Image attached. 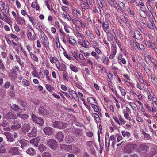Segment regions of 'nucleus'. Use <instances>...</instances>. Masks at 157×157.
I'll return each mask as SVG.
<instances>
[{"mask_svg":"<svg viewBox=\"0 0 157 157\" xmlns=\"http://www.w3.org/2000/svg\"><path fill=\"white\" fill-rule=\"evenodd\" d=\"M111 141V144L113 148L114 147V145L116 142V139L114 135H112L109 137V135L106 134L105 136V145L106 151L109 150L110 146V141Z\"/></svg>","mask_w":157,"mask_h":157,"instance_id":"f257e3e1","label":"nucleus"},{"mask_svg":"<svg viewBox=\"0 0 157 157\" xmlns=\"http://www.w3.org/2000/svg\"><path fill=\"white\" fill-rule=\"evenodd\" d=\"M42 41V43L44 48L46 49L49 47V41L48 38L45 34L44 32L40 33Z\"/></svg>","mask_w":157,"mask_h":157,"instance_id":"f03ea898","label":"nucleus"},{"mask_svg":"<svg viewBox=\"0 0 157 157\" xmlns=\"http://www.w3.org/2000/svg\"><path fill=\"white\" fill-rule=\"evenodd\" d=\"M137 145L136 144H127L124 149V152L130 154L134 150Z\"/></svg>","mask_w":157,"mask_h":157,"instance_id":"7ed1b4c3","label":"nucleus"},{"mask_svg":"<svg viewBox=\"0 0 157 157\" xmlns=\"http://www.w3.org/2000/svg\"><path fill=\"white\" fill-rule=\"evenodd\" d=\"M67 124L61 122L59 121H55L53 124V127L59 129H63L65 128Z\"/></svg>","mask_w":157,"mask_h":157,"instance_id":"20e7f679","label":"nucleus"},{"mask_svg":"<svg viewBox=\"0 0 157 157\" xmlns=\"http://www.w3.org/2000/svg\"><path fill=\"white\" fill-rule=\"evenodd\" d=\"M47 145L52 149H56L58 147L56 141L53 139H50L47 142Z\"/></svg>","mask_w":157,"mask_h":157,"instance_id":"39448f33","label":"nucleus"},{"mask_svg":"<svg viewBox=\"0 0 157 157\" xmlns=\"http://www.w3.org/2000/svg\"><path fill=\"white\" fill-rule=\"evenodd\" d=\"M55 64L59 71H64L66 70V65L63 63H60L59 61L58 62H55Z\"/></svg>","mask_w":157,"mask_h":157,"instance_id":"423d86ee","label":"nucleus"},{"mask_svg":"<svg viewBox=\"0 0 157 157\" xmlns=\"http://www.w3.org/2000/svg\"><path fill=\"white\" fill-rule=\"evenodd\" d=\"M45 110V108L43 106H41L38 109V113L40 114H41L42 115H48L51 113V110H46L45 112V113L44 112Z\"/></svg>","mask_w":157,"mask_h":157,"instance_id":"0eeeda50","label":"nucleus"},{"mask_svg":"<svg viewBox=\"0 0 157 157\" xmlns=\"http://www.w3.org/2000/svg\"><path fill=\"white\" fill-rule=\"evenodd\" d=\"M9 153L13 155H18L19 154L18 148L15 147H11L9 151Z\"/></svg>","mask_w":157,"mask_h":157,"instance_id":"6e6552de","label":"nucleus"},{"mask_svg":"<svg viewBox=\"0 0 157 157\" xmlns=\"http://www.w3.org/2000/svg\"><path fill=\"white\" fill-rule=\"evenodd\" d=\"M17 115L12 111H9L5 115V118L7 119H16Z\"/></svg>","mask_w":157,"mask_h":157,"instance_id":"1a4fd4ad","label":"nucleus"},{"mask_svg":"<svg viewBox=\"0 0 157 157\" xmlns=\"http://www.w3.org/2000/svg\"><path fill=\"white\" fill-rule=\"evenodd\" d=\"M132 36L133 37L136 38L138 40H141L142 39V35L138 30H135L134 33L132 34Z\"/></svg>","mask_w":157,"mask_h":157,"instance_id":"9d476101","label":"nucleus"},{"mask_svg":"<svg viewBox=\"0 0 157 157\" xmlns=\"http://www.w3.org/2000/svg\"><path fill=\"white\" fill-rule=\"evenodd\" d=\"M101 23H102L103 30L107 34H109L110 32V30L108 22L107 21H105V22H101Z\"/></svg>","mask_w":157,"mask_h":157,"instance_id":"9b49d317","label":"nucleus"},{"mask_svg":"<svg viewBox=\"0 0 157 157\" xmlns=\"http://www.w3.org/2000/svg\"><path fill=\"white\" fill-rule=\"evenodd\" d=\"M43 131L46 135L51 136L53 134L54 131L52 128L51 127H46L44 128Z\"/></svg>","mask_w":157,"mask_h":157,"instance_id":"f8f14e48","label":"nucleus"},{"mask_svg":"<svg viewBox=\"0 0 157 157\" xmlns=\"http://www.w3.org/2000/svg\"><path fill=\"white\" fill-rule=\"evenodd\" d=\"M30 129V125L27 123H24L21 129V131L24 133H26Z\"/></svg>","mask_w":157,"mask_h":157,"instance_id":"ddd939ff","label":"nucleus"},{"mask_svg":"<svg viewBox=\"0 0 157 157\" xmlns=\"http://www.w3.org/2000/svg\"><path fill=\"white\" fill-rule=\"evenodd\" d=\"M40 139V137H37L33 139H32L30 141V143L33 146L37 147Z\"/></svg>","mask_w":157,"mask_h":157,"instance_id":"4468645a","label":"nucleus"},{"mask_svg":"<svg viewBox=\"0 0 157 157\" xmlns=\"http://www.w3.org/2000/svg\"><path fill=\"white\" fill-rule=\"evenodd\" d=\"M71 8L72 10V13L73 16H74L76 18H78V16L77 14V13L80 15H81V11L79 10L76 8L74 6H71Z\"/></svg>","mask_w":157,"mask_h":157,"instance_id":"2eb2a0df","label":"nucleus"},{"mask_svg":"<svg viewBox=\"0 0 157 157\" xmlns=\"http://www.w3.org/2000/svg\"><path fill=\"white\" fill-rule=\"evenodd\" d=\"M3 134L6 136L8 141L12 142L15 141L12 135L10 132H5Z\"/></svg>","mask_w":157,"mask_h":157,"instance_id":"dca6fc26","label":"nucleus"},{"mask_svg":"<svg viewBox=\"0 0 157 157\" xmlns=\"http://www.w3.org/2000/svg\"><path fill=\"white\" fill-rule=\"evenodd\" d=\"M3 10H5L6 13H8L9 12V9L8 6H6L5 3L2 2H0V10L2 11Z\"/></svg>","mask_w":157,"mask_h":157,"instance_id":"f3484780","label":"nucleus"},{"mask_svg":"<svg viewBox=\"0 0 157 157\" xmlns=\"http://www.w3.org/2000/svg\"><path fill=\"white\" fill-rule=\"evenodd\" d=\"M68 92L69 94L70 98L75 99L77 97V95L75 92L72 90L69 89Z\"/></svg>","mask_w":157,"mask_h":157,"instance_id":"a211bd4d","label":"nucleus"},{"mask_svg":"<svg viewBox=\"0 0 157 157\" xmlns=\"http://www.w3.org/2000/svg\"><path fill=\"white\" fill-rule=\"evenodd\" d=\"M26 153L31 156H33L36 155V150L33 148L30 147L26 151Z\"/></svg>","mask_w":157,"mask_h":157,"instance_id":"6ab92c4d","label":"nucleus"},{"mask_svg":"<svg viewBox=\"0 0 157 157\" xmlns=\"http://www.w3.org/2000/svg\"><path fill=\"white\" fill-rule=\"evenodd\" d=\"M27 16L30 21L34 26L36 24H37L39 22L38 20L36 18H33L32 16L27 15Z\"/></svg>","mask_w":157,"mask_h":157,"instance_id":"aec40b11","label":"nucleus"},{"mask_svg":"<svg viewBox=\"0 0 157 157\" xmlns=\"http://www.w3.org/2000/svg\"><path fill=\"white\" fill-rule=\"evenodd\" d=\"M36 132L37 131L36 128L35 127H33L32 128L31 132L29 133L28 134L27 136L28 137H35L36 135Z\"/></svg>","mask_w":157,"mask_h":157,"instance_id":"412c9836","label":"nucleus"},{"mask_svg":"<svg viewBox=\"0 0 157 157\" xmlns=\"http://www.w3.org/2000/svg\"><path fill=\"white\" fill-rule=\"evenodd\" d=\"M55 137L59 142L62 141L64 138V136L63 133L61 132L57 133L56 134Z\"/></svg>","mask_w":157,"mask_h":157,"instance_id":"4be33fe9","label":"nucleus"},{"mask_svg":"<svg viewBox=\"0 0 157 157\" xmlns=\"http://www.w3.org/2000/svg\"><path fill=\"white\" fill-rule=\"evenodd\" d=\"M17 74L15 71L13 69H11L10 70L9 75V78L11 79H13L16 77Z\"/></svg>","mask_w":157,"mask_h":157,"instance_id":"5701e85b","label":"nucleus"},{"mask_svg":"<svg viewBox=\"0 0 157 157\" xmlns=\"http://www.w3.org/2000/svg\"><path fill=\"white\" fill-rule=\"evenodd\" d=\"M27 36L28 39L31 40H36V36L35 34L32 36V33L30 31H28L27 33Z\"/></svg>","mask_w":157,"mask_h":157,"instance_id":"b1692460","label":"nucleus"},{"mask_svg":"<svg viewBox=\"0 0 157 157\" xmlns=\"http://www.w3.org/2000/svg\"><path fill=\"white\" fill-rule=\"evenodd\" d=\"M11 108L18 113H21L22 111V109L18 105L16 104H13L11 106Z\"/></svg>","mask_w":157,"mask_h":157,"instance_id":"393cba45","label":"nucleus"},{"mask_svg":"<svg viewBox=\"0 0 157 157\" xmlns=\"http://www.w3.org/2000/svg\"><path fill=\"white\" fill-rule=\"evenodd\" d=\"M87 101L91 105L94 104H97V102L96 99L93 97L89 98H87Z\"/></svg>","mask_w":157,"mask_h":157,"instance_id":"a878e982","label":"nucleus"},{"mask_svg":"<svg viewBox=\"0 0 157 157\" xmlns=\"http://www.w3.org/2000/svg\"><path fill=\"white\" fill-rule=\"evenodd\" d=\"M89 3L87 0H82L81 2V6L83 9L88 7Z\"/></svg>","mask_w":157,"mask_h":157,"instance_id":"bb28decb","label":"nucleus"},{"mask_svg":"<svg viewBox=\"0 0 157 157\" xmlns=\"http://www.w3.org/2000/svg\"><path fill=\"white\" fill-rule=\"evenodd\" d=\"M138 147L139 148L143 151H147L149 149L148 146L145 144H140Z\"/></svg>","mask_w":157,"mask_h":157,"instance_id":"cd10ccee","label":"nucleus"},{"mask_svg":"<svg viewBox=\"0 0 157 157\" xmlns=\"http://www.w3.org/2000/svg\"><path fill=\"white\" fill-rule=\"evenodd\" d=\"M34 26L40 33H42V32H44L42 31V27L39 21Z\"/></svg>","mask_w":157,"mask_h":157,"instance_id":"c85d7f7f","label":"nucleus"},{"mask_svg":"<svg viewBox=\"0 0 157 157\" xmlns=\"http://www.w3.org/2000/svg\"><path fill=\"white\" fill-rule=\"evenodd\" d=\"M121 133L123 136L126 139H128L131 136L130 132L128 131H125L124 130L121 132Z\"/></svg>","mask_w":157,"mask_h":157,"instance_id":"c756f323","label":"nucleus"},{"mask_svg":"<svg viewBox=\"0 0 157 157\" xmlns=\"http://www.w3.org/2000/svg\"><path fill=\"white\" fill-rule=\"evenodd\" d=\"M77 31L75 32V35L77 37L81 38L82 39H85L86 37L83 34H81L79 32L78 30L76 29Z\"/></svg>","mask_w":157,"mask_h":157,"instance_id":"7c9ffc66","label":"nucleus"},{"mask_svg":"<svg viewBox=\"0 0 157 157\" xmlns=\"http://www.w3.org/2000/svg\"><path fill=\"white\" fill-rule=\"evenodd\" d=\"M69 66L70 69L72 71L75 73H76L78 71V68L75 65L72 64H70Z\"/></svg>","mask_w":157,"mask_h":157,"instance_id":"2f4dec72","label":"nucleus"},{"mask_svg":"<svg viewBox=\"0 0 157 157\" xmlns=\"http://www.w3.org/2000/svg\"><path fill=\"white\" fill-rule=\"evenodd\" d=\"M20 143L21 144V147L22 148L25 147L27 145L28 142L27 140L23 139L21 140L20 141Z\"/></svg>","mask_w":157,"mask_h":157,"instance_id":"473e14b6","label":"nucleus"},{"mask_svg":"<svg viewBox=\"0 0 157 157\" xmlns=\"http://www.w3.org/2000/svg\"><path fill=\"white\" fill-rule=\"evenodd\" d=\"M86 33L87 36L89 37L90 39H93L94 38V35L92 33L91 30H86Z\"/></svg>","mask_w":157,"mask_h":157,"instance_id":"72a5a7b5","label":"nucleus"},{"mask_svg":"<svg viewBox=\"0 0 157 157\" xmlns=\"http://www.w3.org/2000/svg\"><path fill=\"white\" fill-rule=\"evenodd\" d=\"M82 46L86 48H88L90 46V43L87 40L84 39Z\"/></svg>","mask_w":157,"mask_h":157,"instance_id":"f704fd0d","label":"nucleus"},{"mask_svg":"<svg viewBox=\"0 0 157 157\" xmlns=\"http://www.w3.org/2000/svg\"><path fill=\"white\" fill-rule=\"evenodd\" d=\"M14 124L11 127V129L13 130L18 129L21 127V125L19 123H18L16 124L14 123Z\"/></svg>","mask_w":157,"mask_h":157,"instance_id":"c9c22d12","label":"nucleus"},{"mask_svg":"<svg viewBox=\"0 0 157 157\" xmlns=\"http://www.w3.org/2000/svg\"><path fill=\"white\" fill-rule=\"evenodd\" d=\"M16 20L17 23L19 24L23 25L25 24V21L24 18L19 17Z\"/></svg>","mask_w":157,"mask_h":157,"instance_id":"e433bc0d","label":"nucleus"},{"mask_svg":"<svg viewBox=\"0 0 157 157\" xmlns=\"http://www.w3.org/2000/svg\"><path fill=\"white\" fill-rule=\"evenodd\" d=\"M85 144L87 147H92L94 144V143L92 141H87L85 143Z\"/></svg>","mask_w":157,"mask_h":157,"instance_id":"4c0bfd02","label":"nucleus"},{"mask_svg":"<svg viewBox=\"0 0 157 157\" xmlns=\"http://www.w3.org/2000/svg\"><path fill=\"white\" fill-rule=\"evenodd\" d=\"M3 13V16H2L1 15H0V18L2 20H5L6 22L9 21V18L4 12Z\"/></svg>","mask_w":157,"mask_h":157,"instance_id":"58836bf2","label":"nucleus"},{"mask_svg":"<svg viewBox=\"0 0 157 157\" xmlns=\"http://www.w3.org/2000/svg\"><path fill=\"white\" fill-rule=\"evenodd\" d=\"M17 115L24 120L27 119L29 117L28 115L26 114H23L18 113L17 114Z\"/></svg>","mask_w":157,"mask_h":157,"instance_id":"ea45409f","label":"nucleus"},{"mask_svg":"<svg viewBox=\"0 0 157 157\" xmlns=\"http://www.w3.org/2000/svg\"><path fill=\"white\" fill-rule=\"evenodd\" d=\"M46 149V147L43 144H40L38 146V150L41 152H42Z\"/></svg>","mask_w":157,"mask_h":157,"instance_id":"a19ab883","label":"nucleus"},{"mask_svg":"<svg viewBox=\"0 0 157 157\" xmlns=\"http://www.w3.org/2000/svg\"><path fill=\"white\" fill-rule=\"evenodd\" d=\"M101 59L104 64H107L109 61V59L108 57L103 56L101 57Z\"/></svg>","mask_w":157,"mask_h":157,"instance_id":"79ce46f5","label":"nucleus"},{"mask_svg":"<svg viewBox=\"0 0 157 157\" xmlns=\"http://www.w3.org/2000/svg\"><path fill=\"white\" fill-rule=\"evenodd\" d=\"M36 123H37L40 125H42L44 124V121L43 119L40 117H38L36 120Z\"/></svg>","mask_w":157,"mask_h":157,"instance_id":"37998d69","label":"nucleus"},{"mask_svg":"<svg viewBox=\"0 0 157 157\" xmlns=\"http://www.w3.org/2000/svg\"><path fill=\"white\" fill-rule=\"evenodd\" d=\"M31 7L34 8H35L36 10H39L40 7L37 3L36 2H33L31 4Z\"/></svg>","mask_w":157,"mask_h":157,"instance_id":"c03bdc74","label":"nucleus"},{"mask_svg":"<svg viewBox=\"0 0 157 157\" xmlns=\"http://www.w3.org/2000/svg\"><path fill=\"white\" fill-rule=\"evenodd\" d=\"M111 49L113 53H116L117 48L115 44L113 43L111 44Z\"/></svg>","mask_w":157,"mask_h":157,"instance_id":"a18cd8bd","label":"nucleus"},{"mask_svg":"<svg viewBox=\"0 0 157 157\" xmlns=\"http://www.w3.org/2000/svg\"><path fill=\"white\" fill-rule=\"evenodd\" d=\"M156 44L154 42H153V43L151 42L150 48H151L155 52L157 50V48L156 47Z\"/></svg>","mask_w":157,"mask_h":157,"instance_id":"49530a36","label":"nucleus"},{"mask_svg":"<svg viewBox=\"0 0 157 157\" xmlns=\"http://www.w3.org/2000/svg\"><path fill=\"white\" fill-rule=\"evenodd\" d=\"M68 74L66 71H64L63 73V79L65 81L68 82Z\"/></svg>","mask_w":157,"mask_h":157,"instance_id":"de8ad7c7","label":"nucleus"},{"mask_svg":"<svg viewBox=\"0 0 157 157\" xmlns=\"http://www.w3.org/2000/svg\"><path fill=\"white\" fill-rule=\"evenodd\" d=\"M45 86L47 89L50 92H52V90H54L53 87L50 85L46 84Z\"/></svg>","mask_w":157,"mask_h":157,"instance_id":"09e8293b","label":"nucleus"},{"mask_svg":"<svg viewBox=\"0 0 157 157\" xmlns=\"http://www.w3.org/2000/svg\"><path fill=\"white\" fill-rule=\"evenodd\" d=\"M123 113L126 119L130 121H131V119L129 117L128 113L125 112V110H123Z\"/></svg>","mask_w":157,"mask_h":157,"instance_id":"8fccbe9b","label":"nucleus"},{"mask_svg":"<svg viewBox=\"0 0 157 157\" xmlns=\"http://www.w3.org/2000/svg\"><path fill=\"white\" fill-rule=\"evenodd\" d=\"M5 147V145L2 144L0 145V153H4L6 151Z\"/></svg>","mask_w":157,"mask_h":157,"instance_id":"3c124183","label":"nucleus"},{"mask_svg":"<svg viewBox=\"0 0 157 157\" xmlns=\"http://www.w3.org/2000/svg\"><path fill=\"white\" fill-rule=\"evenodd\" d=\"M45 4L46 5L47 8L50 10H51L52 8L50 5L51 2L48 0H46L44 1Z\"/></svg>","mask_w":157,"mask_h":157,"instance_id":"603ef678","label":"nucleus"},{"mask_svg":"<svg viewBox=\"0 0 157 157\" xmlns=\"http://www.w3.org/2000/svg\"><path fill=\"white\" fill-rule=\"evenodd\" d=\"M66 38L67 39V41L69 42V43L71 45H73V44H75L76 41L75 40L73 39V42H72L71 40H70V38L69 36V35H68L67 36H66Z\"/></svg>","mask_w":157,"mask_h":157,"instance_id":"864d4df0","label":"nucleus"},{"mask_svg":"<svg viewBox=\"0 0 157 157\" xmlns=\"http://www.w3.org/2000/svg\"><path fill=\"white\" fill-rule=\"evenodd\" d=\"M59 60L58 59L55 57H52L50 58V62L52 64L54 63H55V62H58Z\"/></svg>","mask_w":157,"mask_h":157,"instance_id":"5fc2aeb1","label":"nucleus"},{"mask_svg":"<svg viewBox=\"0 0 157 157\" xmlns=\"http://www.w3.org/2000/svg\"><path fill=\"white\" fill-rule=\"evenodd\" d=\"M63 15L64 16L65 19H66L68 21L73 20V19L70 17V15L67 13H66L65 14L63 13Z\"/></svg>","mask_w":157,"mask_h":157,"instance_id":"6e6d98bb","label":"nucleus"},{"mask_svg":"<svg viewBox=\"0 0 157 157\" xmlns=\"http://www.w3.org/2000/svg\"><path fill=\"white\" fill-rule=\"evenodd\" d=\"M118 117L119 121H120V125L124 124L126 122L122 117L121 115H119Z\"/></svg>","mask_w":157,"mask_h":157,"instance_id":"4d7b16f0","label":"nucleus"},{"mask_svg":"<svg viewBox=\"0 0 157 157\" xmlns=\"http://www.w3.org/2000/svg\"><path fill=\"white\" fill-rule=\"evenodd\" d=\"M91 106L95 112H98L99 111V109L97 104H94L92 105Z\"/></svg>","mask_w":157,"mask_h":157,"instance_id":"13d9d810","label":"nucleus"},{"mask_svg":"<svg viewBox=\"0 0 157 157\" xmlns=\"http://www.w3.org/2000/svg\"><path fill=\"white\" fill-rule=\"evenodd\" d=\"M74 140V139L72 136H71L67 137L66 138V140L67 143H70L72 142Z\"/></svg>","mask_w":157,"mask_h":157,"instance_id":"bf43d9fd","label":"nucleus"},{"mask_svg":"<svg viewBox=\"0 0 157 157\" xmlns=\"http://www.w3.org/2000/svg\"><path fill=\"white\" fill-rule=\"evenodd\" d=\"M93 115L96 121L98 123H100L101 122V120L99 118V115L95 113H93Z\"/></svg>","mask_w":157,"mask_h":157,"instance_id":"052dcab7","label":"nucleus"},{"mask_svg":"<svg viewBox=\"0 0 157 157\" xmlns=\"http://www.w3.org/2000/svg\"><path fill=\"white\" fill-rule=\"evenodd\" d=\"M25 47L26 48V49L27 50L28 52L29 53V55L32 53L31 52V51L32 49V47L31 46H30L29 44H28V45H26L25 46Z\"/></svg>","mask_w":157,"mask_h":157,"instance_id":"680f3d73","label":"nucleus"},{"mask_svg":"<svg viewBox=\"0 0 157 157\" xmlns=\"http://www.w3.org/2000/svg\"><path fill=\"white\" fill-rule=\"evenodd\" d=\"M148 100L149 101H152V102H154V100L157 98L156 96L154 94H153L152 96V95L148 96Z\"/></svg>","mask_w":157,"mask_h":157,"instance_id":"e2e57ef3","label":"nucleus"},{"mask_svg":"<svg viewBox=\"0 0 157 157\" xmlns=\"http://www.w3.org/2000/svg\"><path fill=\"white\" fill-rule=\"evenodd\" d=\"M30 56H31L32 59L35 61H38V58L36 55L32 53L30 54Z\"/></svg>","mask_w":157,"mask_h":157,"instance_id":"0e129e2a","label":"nucleus"},{"mask_svg":"<svg viewBox=\"0 0 157 157\" xmlns=\"http://www.w3.org/2000/svg\"><path fill=\"white\" fill-rule=\"evenodd\" d=\"M31 74L34 77L36 78L38 77V74L36 69L33 70L31 72Z\"/></svg>","mask_w":157,"mask_h":157,"instance_id":"69168bd1","label":"nucleus"},{"mask_svg":"<svg viewBox=\"0 0 157 157\" xmlns=\"http://www.w3.org/2000/svg\"><path fill=\"white\" fill-rule=\"evenodd\" d=\"M63 55L65 57L69 60H71L73 59V58L71 56L68 55L66 52L64 51L63 52Z\"/></svg>","mask_w":157,"mask_h":157,"instance_id":"338daca9","label":"nucleus"},{"mask_svg":"<svg viewBox=\"0 0 157 157\" xmlns=\"http://www.w3.org/2000/svg\"><path fill=\"white\" fill-rule=\"evenodd\" d=\"M43 157H51V154L50 153L45 152L42 154Z\"/></svg>","mask_w":157,"mask_h":157,"instance_id":"774afa93","label":"nucleus"}]
</instances>
